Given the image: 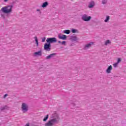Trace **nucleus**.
I'll use <instances>...</instances> for the list:
<instances>
[{
  "label": "nucleus",
  "instance_id": "c756f323",
  "mask_svg": "<svg viewBox=\"0 0 126 126\" xmlns=\"http://www.w3.org/2000/svg\"><path fill=\"white\" fill-rule=\"evenodd\" d=\"M8 0H4V1L5 2H6V1H8Z\"/></svg>",
  "mask_w": 126,
  "mask_h": 126
},
{
  "label": "nucleus",
  "instance_id": "2eb2a0df",
  "mask_svg": "<svg viewBox=\"0 0 126 126\" xmlns=\"http://www.w3.org/2000/svg\"><path fill=\"white\" fill-rule=\"evenodd\" d=\"M0 110L1 111H4V110H8V107L7 105H5L4 106L1 107L0 108Z\"/></svg>",
  "mask_w": 126,
  "mask_h": 126
},
{
  "label": "nucleus",
  "instance_id": "6ab92c4d",
  "mask_svg": "<svg viewBox=\"0 0 126 126\" xmlns=\"http://www.w3.org/2000/svg\"><path fill=\"white\" fill-rule=\"evenodd\" d=\"M109 44H111V41H110V40H107L105 41L104 45L107 46V45H109Z\"/></svg>",
  "mask_w": 126,
  "mask_h": 126
},
{
  "label": "nucleus",
  "instance_id": "f3484780",
  "mask_svg": "<svg viewBox=\"0 0 126 126\" xmlns=\"http://www.w3.org/2000/svg\"><path fill=\"white\" fill-rule=\"evenodd\" d=\"M64 34H69L70 33V31L69 30H65L63 31Z\"/></svg>",
  "mask_w": 126,
  "mask_h": 126
},
{
  "label": "nucleus",
  "instance_id": "9b49d317",
  "mask_svg": "<svg viewBox=\"0 0 126 126\" xmlns=\"http://www.w3.org/2000/svg\"><path fill=\"white\" fill-rule=\"evenodd\" d=\"M112 69H113V67L112 66V65L109 66L106 69L107 73H111V70H112Z\"/></svg>",
  "mask_w": 126,
  "mask_h": 126
},
{
  "label": "nucleus",
  "instance_id": "c85d7f7f",
  "mask_svg": "<svg viewBox=\"0 0 126 126\" xmlns=\"http://www.w3.org/2000/svg\"><path fill=\"white\" fill-rule=\"evenodd\" d=\"M58 43H59V44H62V41H58Z\"/></svg>",
  "mask_w": 126,
  "mask_h": 126
},
{
  "label": "nucleus",
  "instance_id": "393cba45",
  "mask_svg": "<svg viewBox=\"0 0 126 126\" xmlns=\"http://www.w3.org/2000/svg\"><path fill=\"white\" fill-rule=\"evenodd\" d=\"M118 64H119V63H115L113 64V66H114V67H117L118 66Z\"/></svg>",
  "mask_w": 126,
  "mask_h": 126
},
{
  "label": "nucleus",
  "instance_id": "412c9836",
  "mask_svg": "<svg viewBox=\"0 0 126 126\" xmlns=\"http://www.w3.org/2000/svg\"><path fill=\"white\" fill-rule=\"evenodd\" d=\"M110 20V16H107L106 19L104 20V22H108Z\"/></svg>",
  "mask_w": 126,
  "mask_h": 126
},
{
  "label": "nucleus",
  "instance_id": "4be33fe9",
  "mask_svg": "<svg viewBox=\"0 0 126 126\" xmlns=\"http://www.w3.org/2000/svg\"><path fill=\"white\" fill-rule=\"evenodd\" d=\"M61 45H63V46H66V42L65 41H63L61 42Z\"/></svg>",
  "mask_w": 126,
  "mask_h": 126
},
{
  "label": "nucleus",
  "instance_id": "bb28decb",
  "mask_svg": "<svg viewBox=\"0 0 126 126\" xmlns=\"http://www.w3.org/2000/svg\"><path fill=\"white\" fill-rule=\"evenodd\" d=\"M6 96H7V94H4V96H3L4 99L6 97Z\"/></svg>",
  "mask_w": 126,
  "mask_h": 126
},
{
  "label": "nucleus",
  "instance_id": "b1692460",
  "mask_svg": "<svg viewBox=\"0 0 126 126\" xmlns=\"http://www.w3.org/2000/svg\"><path fill=\"white\" fill-rule=\"evenodd\" d=\"M122 62V59L121 58H118L117 60V63H120Z\"/></svg>",
  "mask_w": 126,
  "mask_h": 126
},
{
  "label": "nucleus",
  "instance_id": "39448f33",
  "mask_svg": "<svg viewBox=\"0 0 126 126\" xmlns=\"http://www.w3.org/2000/svg\"><path fill=\"white\" fill-rule=\"evenodd\" d=\"M51 47H52V45L47 42L44 44V51H46V52H50V51L52 50V48H51Z\"/></svg>",
  "mask_w": 126,
  "mask_h": 126
},
{
  "label": "nucleus",
  "instance_id": "a211bd4d",
  "mask_svg": "<svg viewBox=\"0 0 126 126\" xmlns=\"http://www.w3.org/2000/svg\"><path fill=\"white\" fill-rule=\"evenodd\" d=\"M71 32L72 33H79V32L78 31V30L76 29H72Z\"/></svg>",
  "mask_w": 126,
  "mask_h": 126
},
{
  "label": "nucleus",
  "instance_id": "dca6fc26",
  "mask_svg": "<svg viewBox=\"0 0 126 126\" xmlns=\"http://www.w3.org/2000/svg\"><path fill=\"white\" fill-rule=\"evenodd\" d=\"M35 44H36V47H39V42H38V38L37 36L34 37Z\"/></svg>",
  "mask_w": 126,
  "mask_h": 126
},
{
  "label": "nucleus",
  "instance_id": "f8f14e48",
  "mask_svg": "<svg viewBox=\"0 0 126 126\" xmlns=\"http://www.w3.org/2000/svg\"><path fill=\"white\" fill-rule=\"evenodd\" d=\"M48 5H49V2H48V1H45L42 3V5L41 6L43 8H45V7H47Z\"/></svg>",
  "mask_w": 126,
  "mask_h": 126
},
{
  "label": "nucleus",
  "instance_id": "f03ea898",
  "mask_svg": "<svg viewBox=\"0 0 126 126\" xmlns=\"http://www.w3.org/2000/svg\"><path fill=\"white\" fill-rule=\"evenodd\" d=\"M13 7V5H7L6 6L2 7L0 11H2L3 13H10L12 12V8Z\"/></svg>",
  "mask_w": 126,
  "mask_h": 126
},
{
  "label": "nucleus",
  "instance_id": "9d476101",
  "mask_svg": "<svg viewBox=\"0 0 126 126\" xmlns=\"http://www.w3.org/2000/svg\"><path fill=\"white\" fill-rule=\"evenodd\" d=\"M94 5H95V2H94V1H91L89 4L88 7L89 8H92L94 7Z\"/></svg>",
  "mask_w": 126,
  "mask_h": 126
},
{
  "label": "nucleus",
  "instance_id": "7ed1b4c3",
  "mask_svg": "<svg viewBox=\"0 0 126 126\" xmlns=\"http://www.w3.org/2000/svg\"><path fill=\"white\" fill-rule=\"evenodd\" d=\"M21 110L24 114L27 113L28 112V110H29V107L28 106V105L26 103H23L21 106Z\"/></svg>",
  "mask_w": 126,
  "mask_h": 126
},
{
  "label": "nucleus",
  "instance_id": "cd10ccee",
  "mask_svg": "<svg viewBox=\"0 0 126 126\" xmlns=\"http://www.w3.org/2000/svg\"><path fill=\"white\" fill-rule=\"evenodd\" d=\"M30 126V124H29V123H28V124H27L25 126Z\"/></svg>",
  "mask_w": 126,
  "mask_h": 126
},
{
  "label": "nucleus",
  "instance_id": "423d86ee",
  "mask_svg": "<svg viewBox=\"0 0 126 126\" xmlns=\"http://www.w3.org/2000/svg\"><path fill=\"white\" fill-rule=\"evenodd\" d=\"M91 18H92L91 16H88L86 14H84L82 16V19L83 20V21H86V22L90 21V20H91Z\"/></svg>",
  "mask_w": 126,
  "mask_h": 126
},
{
  "label": "nucleus",
  "instance_id": "f257e3e1",
  "mask_svg": "<svg viewBox=\"0 0 126 126\" xmlns=\"http://www.w3.org/2000/svg\"><path fill=\"white\" fill-rule=\"evenodd\" d=\"M58 118L59 116L57 113H54L51 116V120L48 121V123L45 124V126H53L56 124H58Z\"/></svg>",
  "mask_w": 126,
  "mask_h": 126
},
{
  "label": "nucleus",
  "instance_id": "1a4fd4ad",
  "mask_svg": "<svg viewBox=\"0 0 126 126\" xmlns=\"http://www.w3.org/2000/svg\"><path fill=\"white\" fill-rule=\"evenodd\" d=\"M58 38L59 39H61V40H66V38H67V36H66V35L60 33L58 34Z\"/></svg>",
  "mask_w": 126,
  "mask_h": 126
},
{
  "label": "nucleus",
  "instance_id": "20e7f679",
  "mask_svg": "<svg viewBox=\"0 0 126 126\" xmlns=\"http://www.w3.org/2000/svg\"><path fill=\"white\" fill-rule=\"evenodd\" d=\"M57 41V40L56 37L48 38L46 39L47 43H48V44H50V45L53 43H56Z\"/></svg>",
  "mask_w": 126,
  "mask_h": 126
},
{
  "label": "nucleus",
  "instance_id": "0eeeda50",
  "mask_svg": "<svg viewBox=\"0 0 126 126\" xmlns=\"http://www.w3.org/2000/svg\"><path fill=\"white\" fill-rule=\"evenodd\" d=\"M93 45H94V42H90L89 43L86 44L84 48V49L87 50L89 49V48H91L92 46Z\"/></svg>",
  "mask_w": 126,
  "mask_h": 126
},
{
  "label": "nucleus",
  "instance_id": "6e6552de",
  "mask_svg": "<svg viewBox=\"0 0 126 126\" xmlns=\"http://www.w3.org/2000/svg\"><path fill=\"white\" fill-rule=\"evenodd\" d=\"M57 56V53H52L46 57V60H51L52 58H55Z\"/></svg>",
  "mask_w": 126,
  "mask_h": 126
},
{
  "label": "nucleus",
  "instance_id": "aec40b11",
  "mask_svg": "<svg viewBox=\"0 0 126 126\" xmlns=\"http://www.w3.org/2000/svg\"><path fill=\"white\" fill-rule=\"evenodd\" d=\"M49 119V115H47L43 119V122H47V120Z\"/></svg>",
  "mask_w": 126,
  "mask_h": 126
},
{
  "label": "nucleus",
  "instance_id": "2f4dec72",
  "mask_svg": "<svg viewBox=\"0 0 126 126\" xmlns=\"http://www.w3.org/2000/svg\"><path fill=\"white\" fill-rule=\"evenodd\" d=\"M40 13H41V11H40Z\"/></svg>",
  "mask_w": 126,
  "mask_h": 126
},
{
  "label": "nucleus",
  "instance_id": "ddd939ff",
  "mask_svg": "<svg viewBox=\"0 0 126 126\" xmlns=\"http://www.w3.org/2000/svg\"><path fill=\"white\" fill-rule=\"evenodd\" d=\"M34 55L35 56H39L40 57H41V56H42V51H39L36 52L34 53Z\"/></svg>",
  "mask_w": 126,
  "mask_h": 126
},
{
  "label": "nucleus",
  "instance_id": "7c9ffc66",
  "mask_svg": "<svg viewBox=\"0 0 126 126\" xmlns=\"http://www.w3.org/2000/svg\"><path fill=\"white\" fill-rule=\"evenodd\" d=\"M36 11H40V9H37Z\"/></svg>",
  "mask_w": 126,
  "mask_h": 126
},
{
  "label": "nucleus",
  "instance_id": "a878e982",
  "mask_svg": "<svg viewBox=\"0 0 126 126\" xmlns=\"http://www.w3.org/2000/svg\"><path fill=\"white\" fill-rule=\"evenodd\" d=\"M45 40H46V37H43V38L42 40V42H45Z\"/></svg>",
  "mask_w": 126,
  "mask_h": 126
},
{
  "label": "nucleus",
  "instance_id": "4468645a",
  "mask_svg": "<svg viewBox=\"0 0 126 126\" xmlns=\"http://www.w3.org/2000/svg\"><path fill=\"white\" fill-rule=\"evenodd\" d=\"M70 40H71L72 41H77V37H76V36H72L71 35L70 36Z\"/></svg>",
  "mask_w": 126,
  "mask_h": 126
},
{
  "label": "nucleus",
  "instance_id": "5701e85b",
  "mask_svg": "<svg viewBox=\"0 0 126 126\" xmlns=\"http://www.w3.org/2000/svg\"><path fill=\"white\" fill-rule=\"evenodd\" d=\"M107 0H102V4H106V3H107Z\"/></svg>",
  "mask_w": 126,
  "mask_h": 126
}]
</instances>
